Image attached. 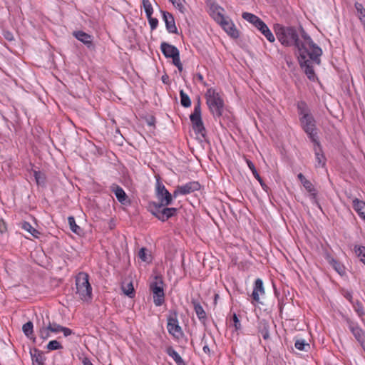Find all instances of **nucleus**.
Instances as JSON below:
<instances>
[{
    "label": "nucleus",
    "instance_id": "ddd939ff",
    "mask_svg": "<svg viewBox=\"0 0 365 365\" xmlns=\"http://www.w3.org/2000/svg\"><path fill=\"white\" fill-rule=\"evenodd\" d=\"M220 26L225 31L233 38H237L239 36L238 31L235 29L234 24L227 18Z\"/></svg>",
    "mask_w": 365,
    "mask_h": 365
},
{
    "label": "nucleus",
    "instance_id": "20e7f679",
    "mask_svg": "<svg viewBox=\"0 0 365 365\" xmlns=\"http://www.w3.org/2000/svg\"><path fill=\"white\" fill-rule=\"evenodd\" d=\"M76 294L83 302L92 299V287L89 282V275L86 272H79L76 277Z\"/></svg>",
    "mask_w": 365,
    "mask_h": 365
},
{
    "label": "nucleus",
    "instance_id": "603ef678",
    "mask_svg": "<svg viewBox=\"0 0 365 365\" xmlns=\"http://www.w3.org/2000/svg\"><path fill=\"white\" fill-rule=\"evenodd\" d=\"M6 225L4 221L0 219V235H2L6 231Z\"/></svg>",
    "mask_w": 365,
    "mask_h": 365
},
{
    "label": "nucleus",
    "instance_id": "6e6d98bb",
    "mask_svg": "<svg viewBox=\"0 0 365 365\" xmlns=\"http://www.w3.org/2000/svg\"><path fill=\"white\" fill-rule=\"evenodd\" d=\"M180 195H181V190H180V187L178 186L177 188L175 189V190L173 192V194H172L173 199L176 198Z\"/></svg>",
    "mask_w": 365,
    "mask_h": 365
},
{
    "label": "nucleus",
    "instance_id": "79ce46f5",
    "mask_svg": "<svg viewBox=\"0 0 365 365\" xmlns=\"http://www.w3.org/2000/svg\"><path fill=\"white\" fill-rule=\"evenodd\" d=\"M50 331L48 326L46 327L43 325L39 329V336L42 339L45 340L50 336Z\"/></svg>",
    "mask_w": 365,
    "mask_h": 365
},
{
    "label": "nucleus",
    "instance_id": "c03bdc74",
    "mask_svg": "<svg viewBox=\"0 0 365 365\" xmlns=\"http://www.w3.org/2000/svg\"><path fill=\"white\" fill-rule=\"evenodd\" d=\"M212 17L220 25L227 19L220 11H213Z\"/></svg>",
    "mask_w": 365,
    "mask_h": 365
},
{
    "label": "nucleus",
    "instance_id": "8fccbe9b",
    "mask_svg": "<svg viewBox=\"0 0 365 365\" xmlns=\"http://www.w3.org/2000/svg\"><path fill=\"white\" fill-rule=\"evenodd\" d=\"M232 320H233V325L235 327V329L236 330L241 329V324H240V322L239 321L238 317L237 316L236 314H233Z\"/></svg>",
    "mask_w": 365,
    "mask_h": 365
},
{
    "label": "nucleus",
    "instance_id": "72a5a7b5",
    "mask_svg": "<svg viewBox=\"0 0 365 365\" xmlns=\"http://www.w3.org/2000/svg\"><path fill=\"white\" fill-rule=\"evenodd\" d=\"M294 346L296 349L300 351H307L309 349L310 346L308 343L305 341L304 339H297L294 343Z\"/></svg>",
    "mask_w": 365,
    "mask_h": 365
},
{
    "label": "nucleus",
    "instance_id": "4be33fe9",
    "mask_svg": "<svg viewBox=\"0 0 365 365\" xmlns=\"http://www.w3.org/2000/svg\"><path fill=\"white\" fill-rule=\"evenodd\" d=\"M192 304L194 307V310L200 320H205L207 318L206 313L201 306V304L197 300H192Z\"/></svg>",
    "mask_w": 365,
    "mask_h": 365
},
{
    "label": "nucleus",
    "instance_id": "bf43d9fd",
    "mask_svg": "<svg viewBox=\"0 0 365 365\" xmlns=\"http://www.w3.org/2000/svg\"><path fill=\"white\" fill-rule=\"evenodd\" d=\"M297 178L302 184H303L304 182L307 180L302 173H299Z\"/></svg>",
    "mask_w": 365,
    "mask_h": 365
},
{
    "label": "nucleus",
    "instance_id": "49530a36",
    "mask_svg": "<svg viewBox=\"0 0 365 365\" xmlns=\"http://www.w3.org/2000/svg\"><path fill=\"white\" fill-rule=\"evenodd\" d=\"M264 37L271 43H273L275 41V38L273 35V34L272 33V31L269 30V29L267 27L264 31H262V33Z\"/></svg>",
    "mask_w": 365,
    "mask_h": 365
},
{
    "label": "nucleus",
    "instance_id": "c9c22d12",
    "mask_svg": "<svg viewBox=\"0 0 365 365\" xmlns=\"http://www.w3.org/2000/svg\"><path fill=\"white\" fill-rule=\"evenodd\" d=\"M354 251L360 261L365 264V247L356 246L354 247Z\"/></svg>",
    "mask_w": 365,
    "mask_h": 365
},
{
    "label": "nucleus",
    "instance_id": "2eb2a0df",
    "mask_svg": "<svg viewBox=\"0 0 365 365\" xmlns=\"http://www.w3.org/2000/svg\"><path fill=\"white\" fill-rule=\"evenodd\" d=\"M180 190H181V195H188L190 194L195 191H197L200 189V185L198 183V182L196 181H192L189 182L185 185H179Z\"/></svg>",
    "mask_w": 365,
    "mask_h": 365
},
{
    "label": "nucleus",
    "instance_id": "a878e982",
    "mask_svg": "<svg viewBox=\"0 0 365 365\" xmlns=\"http://www.w3.org/2000/svg\"><path fill=\"white\" fill-rule=\"evenodd\" d=\"M252 26L256 27L261 33L268 27L259 17L252 14Z\"/></svg>",
    "mask_w": 365,
    "mask_h": 365
},
{
    "label": "nucleus",
    "instance_id": "1a4fd4ad",
    "mask_svg": "<svg viewBox=\"0 0 365 365\" xmlns=\"http://www.w3.org/2000/svg\"><path fill=\"white\" fill-rule=\"evenodd\" d=\"M266 292L263 281L257 278L254 283L252 289V303L264 305L266 301Z\"/></svg>",
    "mask_w": 365,
    "mask_h": 365
},
{
    "label": "nucleus",
    "instance_id": "f3484780",
    "mask_svg": "<svg viewBox=\"0 0 365 365\" xmlns=\"http://www.w3.org/2000/svg\"><path fill=\"white\" fill-rule=\"evenodd\" d=\"M110 190L114 192L117 200L121 203L125 204L127 201V195L123 189L116 184L110 186Z\"/></svg>",
    "mask_w": 365,
    "mask_h": 365
},
{
    "label": "nucleus",
    "instance_id": "3c124183",
    "mask_svg": "<svg viewBox=\"0 0 365 365\" xmlns=\"http://www.w3.org/2000/svg\"><path fill=\"white\" fill-rule=\"evenodd\" d=\"M61 332H63L65 336H68L73 334V331L67 327H62Z\"/></svg>",
    "mask_w": 365,
    "mask_h": 365
},
{
    "label": "nucleus",
    "instance_id": "6ab92c4d",
    "mask_svg": "<svg viewBox=\"0 0 365 365\" xmlns=\"http://www.w3.org/2000/svg\"><path fill=\"white\" fill-rule=\"evenodd\" d=\"M73 36L80 41L83 42L87 47L92 46V36L82 31H75Z\"/></svg>",
    "mask_w": 365,
    "mask_h": 365
},
{
    "label": "nucleus",
    "instance_id": "f257e3e1",
    "mask_svg": "<svg viewBox=\"0 0 365 365\" xmlns=\"http://www.w3.org/2000/svg\"><path fill=\"white\" fill-rule=\"evenodd\" d=\"M275 34L279 41L284 46H294L296 56L304 53L305 51L313 48L312 56L317 57L320 53L319 46L317 45L303 28L284 26L276 24L274 27Z\"/></svg>",
    "mask_w": 365,
    "mask_h": 365
},
{
    "label": "nucleus",
    "instance_id": "9d476101",
    "mask_svg": "<svg viewBox=\"0 0 365 365\" xmlns=\"http://www.w3.org/2000/svg\"><path fill=\"white\" fill-rule=\"evenodd\" d=\"M167 329L169 334L175 338L179 339L182 335V329L176 317H170L168 319Z\"/></svg>",
    "mask_w": 365,
    "mask_h": 365
},
{
    "label": "nucleus",
    "instance_id": "f704fd0d",
    "mask_svg": "<svg viewBox=\"0 0 365 365\" xmlns=\"http://www.w3.org/2000/svg\"><path fill=\"white\" fill-rule=\"evenodd\" d=\"M142 5L146 14V16L150 17V16H152L153 13V9L150 1L149 0H143Z\"/></svg>",
    "mask_w": 365,
    "mask_h": 365
},
{
    "label": "nucleus",
    "instance_id": "aec40b11",
    "mask_svg": "<svg viewBox=\"0 0 365 365\" xmlns=\"http://www.w3.org/2000/svg\"><path fill=\"white\" fill-rule=\"evenodd\" d=\"M314 150L318 165L324 166L325 165L326 158L322 153L319 140H318V143H314Z\"/></svg>",
    "mask_w": 365,
    "mask_h": 365
},
{
    "label": "nucleus",
    "instance_id": "9b49d317",
    "mask_svg": "<svg viewBox=\"0 0 365 365\" xmlns=\"http://www.w3.org/2000/svg\"><path fill=\"white\" fill-rule=\"evenodd\" d=\"M349 328L355 339L361 344L364 351H365V332L357 324L352 322H349Z\"/></svg>",
    "mask_w": 365,
    "mask_h": 365
},
{
    "label": "nucleus",
    "instance_id": "dca6fc26",
    "mask_svg": "<svg viewBox=\"0 0 365 365\" xmlns=\"http://www.w3.org/2000/svg\"><path fill=\"white\" fill-rule=\"evenodd\" d=\"M302 185L306 190L310 194L311 200L313 203L321 209V206L317 198V190L312 183L309 180H307Z\"/></svg>",
    "mask_w": 365,
    "mask_h": 365
},
{
    "label": "nucleus",
    "instance_id": "5fc2aeb1",
    "mask_svg": "<svg viewBox=\"0 0 365 365\" xmlns=\"http://www.w3.org/2000/svg\"><path fill=\"white\" fill-rule=\"evenodd\" d=\"M242 17L249 23H251V13L245 12L242 14Z\"/></svg>",
    "mask_w": 365,
    "mask_h": 365
},
{
    "label": "nucleus",
    "instance_id": "69168bd1",
    "mask_svg": "<svg viewBox=\"0 0 365 365\" xmlns=\"http://www.w3.org/2000/svg\"><path fill=\"white\" fill-rule=\"evenodd\" d=\"M198 78L202 81L203 80V77L201 74L197 75Z\"/></svg>",
    "mask_w": 365,
    "mask_h": 365
},
{
    "label": "nucleus",
    "instance_id": "680f3d73",
    "mask_svg": "<svg viewBox=\"0 0 365 365\" xmlns=\"http://www.w3.org/2000/svg\"><path fill=\"white\" fill-rule=\"evenodd\" d=\"M359 215L364 220L365 219V210L364 211H362V212H360L359 213H358Z\"/></svg>",
    "mask_w": 365,
    "mask_h": 365
},
{
    "label": "nucleus",
    "instance_id": "6e6552de",
    "mask_svg": "<svg viewBox=\"0 0 365 365\" xmlns=\"http://www.w3.org/2000/svg\"><path fill=\"white\" fill-rule=\"evenodd\" d=\"M155 195L161 205H170L173 202L172 194L166 189L160 178L156 179Z\"/></svg>",
    "mask_w": 365,
    "mask_h": 365
},
{
    "label": "nucleus",
    "instance_id": "864d4df0",
    "mask_svg": "<svg viewBox=\"0 0 365 365\" xmlns=\"http://www.w3.org/2000/svg\"><path fill=\"white\" fill-rule=\"evenodd\" d=\"M171 58L173 59V63L175 66H176L178 64H180L181 63L180 58V53H178V54H176L174 56L171 57Z\"/></svg>",
    "mask_w": 365,
    "mask_h": 365
},
{
    "label": "nucleus",
    "instance_id": "f03ea898",
    "mask_svg": "<svg viewBox=\"0 0 365 365\" xmlns=\"http://www.w3.org/2000/svg\"><path fill=\"white\" fill-rule=\"evenodd\" d=\"M299 114L301 115L300 122L304 131L313 143H318L317 129L315 120L312 115L308 113L307 105L304 102L298 103Z\"/></svg>",
    "mask_w": 365,
    "mask_h": 365
},
{
    "label": "nucleus",
    "instance_id": "0eeeda50",
    "mask_svg": "<svg viewBox=\"0 0 365 365\" xmlns=\"http://www.w3.org/2000/svg\"><path fill=\"white\" fill-rule=\"evenodd\" d=\"M190 119L195 132L204 137L205 134V128L202 120L201 106L200 102L195 105L194 110L190 115Z\"/></svg>",
    "mask_w": 365,
    "mask_h": 365
},
{
    "label": "nucleus",
    "instance_id": "13d9d810",
    "mask_svg": "<svg viewBox=\"0 0 365 365\" xmlns=\"http://www.w3.org/2000/svg\"><path fill=\"white\" fill-rule=\"evenodd\" d=\"M82 363L83 365H93L90 359L87 357H84L82 360Z\"/></svg>",
    "mask_w": 365,
    "mask_h": 365
},
{
    "label": "nucleus",
    "instance_id": "a211bd4d",
    "mask_svg": "<svg viewBox=\"0 0 365 365\" xmlns=\"http://www.w3.org/2000/svg\"><path fill=\"white\" fill-rule=\"evenodd\" d=\"M33 365H44L46 358L43 352L37 349L30 351Z\"/></svg>",
    "mask_w": 365,
    "mask_h": 365
},
{
    "label": "nucleus",
    "instance_id": "0e129e2a",
    "mask_svg": "<svg viewBox=\"0 0 365 365\" xmlns=\"http://www.w3.org/2000/svg\"><path fill=\"white\" fill-rule=\"evenodd\" d=\"M246 162H247V164L248 167L250 168V169H251V165H252L251 160L249 159H246Z\"/></svg>",
    "mask_w": 365,
    "mask_h": 365
},
{
    "label": "nucleus",
    "instance_id": "393cba45",
    "mask_svg": "<svg viewBox=\"0 0 365 365\" xmlns=\"http://www.w3.org/2000/svg\"><path fill=\"white\" fill-rule=\"evenodd\" d=\"M354 7L357 11V16L359 17L360 21L363 24L364 29H365V9L361 3L356 2L354 4Z\"/></svg>",
    "mask_w": 365,
    "mask_h": 365
},
{
    "label": "nucleus",
    "instance_id": "052dcab7",
    "mask_svg": "<svg viewBox=\"0 0 365 365\" xmlns=\"http://www.w3.org/2000/svg\"><path fill=\"white\" fill-rule=\"evenodd\" d=\"M202 349L205 353H206V354L210 353V348L207 344H205V345L202 346Z\"/></svg>",
    "mask_w": 365,
    "mask_h": 365
},
{
    "label": "nucleus",
    "instance_id": "bb28decb",
    "mask_svg": "<svg viewBox=\"0 0 365 365\" xmlns=\"http://www.w3.org/2000/svg\"><path fill=\"white\" fill-rule=\"evenodd\" d=\"M167 205H161V203L153 202L150 205V211L156 218L158 219V215L161 213L162 208Z\"/></svg>",
    "mask_w": 365,
    "mask_h": 365
},
{
    "label": "nucleus",
    "instance_id": "423d86ee",
    "mask_svg": "<svg viewBox=\"0 0 365 365\" xmlns=\"http://www.w3.org/2000/svg\"><path fill=\"white\" fill-rule=\"evenodd\" d=\"M163 284L162 277L158 275L155 277L154 281L150 284V289L153 294V302L157 307L161 306L165 302Z\"/></svg>",
    "mask_w": 365,
    "mask_h": 365
},
{
    "label": "nucleus",
    "instance_id": "7c9ffc66",
    "mask_svg": "<svg viewBox=\"0 0 365 365\" xmlns=\"http://www.w3.org/2000/svg\"><path fill=\"white\" fill-rule=\"evenodd\" d=\"M34 176L35 178V180L38 185H43L46 182V175L44 173L34 170Z\"/></svg>",
    "mask_w": 365,
    "mask_h": 365
},
{
    "label": "nucleus",
    "instance_id": "a19ab883",
    "mask_svg": "<svg viewBox=\"0 0 365 365\" xmlns=\"http://www.w3.org/2000/svg\"><path fill=\"white\" fill-rule=\"evenodd\" d=\"M252 175L259 181V182L260 183L262 187L265 191H267L268 187L266 185V184L264 183L263 179L259 175V173H257V171L256 170V169H255V166L253 165H252Z\"/></svg>",
    "mask_w": 365,
    "mask_h": 365
},
{
    "label": "nucleus",
    "instance_id": "ea45409f",
    "mask_svg": "<svg viewBox=\"0 0 365 365\" xmlns=\"http://www.w3.org/2000/svg\"><path fill=\"white\" fill-rule=\"evenodd\" d=\"M47 349L49 351L58 350L63 348L60 342L57 340H52L48 342L46 346Z\"/></svg>",
    "mask_w": 365,
    "mask_h": 365
},
{
    "label": "nucleus",
    "instance_id": "a18cd8bd",
    "mask_svg": "<svg viewBox=\"0 0 365 365\" xmlns=\"http://www.w3.org/2000/svg\"><path fill=\"white\" fill-rule=\"evenodd\" d=\"M138 257L143 262L149 261V255L148 254V251L145 248L142 247L138 252Z\"/></svg>",
    "mask_w": 365,
    "mask_h": 365
},
{
    "label": "nucleus",
    "instance_id": "7ed1b4c3",
    "mask_svg": "<svg viewBox=\"0 0 365 365\" xmlns=\"http://www.w3.org/2000/svg\"><path fill=\"white\" fill-rule=\"evenodd\" d=\"M313 49L314 48L312 47L305 51L304 53H300L297 56L300 67L304 69V71L307 78L311 81H314L316 78V75L312 63L319 64L321 62L320 56L322 55V50L319 47L320 53L317 57L315 58L314 56H312Z\"/></svg>",
    "mask_w": 365,
    "mask_h": 365
},
{
    "label": "nucleus",
    "instance_id": "e433bc0d",
    "mask_svg": "<svg viewBox=\"0 0 365 365\" xmlns=\"http://www.w3.org/2000/svg\"><path fill=\"white\" fill-rule=\"evenodd\" d=\"M123 293L128 297L133 298L135 295V291L132 283L128 284L122 287Z\"/></svg>",
    "mask_w": 365,
    "mask_h": 365
},
{
    "label": "nucleus",
    "instance_id": "cd10ccee",
    "mask_svg": "<svg viewBox=\"0 0 365 365\" xmlns=\"http://www.w3.org/2000/svg\"><path fill=\"white\" fill-rule=\"evenodd\" d=\"M180 103L185 108H188L191 106V101L187 93L183 90L180 91Z\"/></svg>",
    "mask_w": 365,
    "mask_h": 365
},
{
    "label": "nucleus",
    "instance_id": "2f4dec72",
    "mask_svg": "<svg viewBox=\"0 0 365 365\" xmlns=\"http://www.w3.org/2000/svg\"><path fill=\"white\" fill-rule=\"evenodd\" d=\"M329 263L339 274L342 275L344 273V266L341 264V263H339L338 261H336L334 258H331L329 260Z\"/></svg>",
    "mask_w": 365,
    "mask_h": 365
},
{
    "label": "nucleus",
    "instance_id": "f8f14e48",
    "mask_svg": "<svg viewBox=\"0 0 365 365\" xmlns=\"http://www.w3.org/2000/svg\"><path fill=\"white\" fill-rule=\"evenodd\" d=\"M163 19L165 21L167 31L170 34H176L178 31L173 16L168 12L163 11Z\"/></svg>",
    "mask_w": 365,
    "mask_h": 365
},
{
    "label": "nucleus",
    "instance_id": "de8ad7c7",
    "mask_svg": "<svg viewBox=\"0 0 365 365\" xmlns=\"http://www.w3.org/2000/svg\"><path fill=\"white\" fill-rule=\"evenodd\" d=\"M48 326V329H50L51 332H53L55 334L61 332V329H62V326H61L56 323H52V324L49 323V324Z\"/></svg>",
    "mask_w": 365,
    "mask_h": 365
},
{
    "label": "nucleus",
    "instance_id": "412c9836",
    "mask_svg": "<svg viewBox=\"0 0 365 365\" xmlns=\"http://www.w3.org/2000/svg\"><path fill=\"white\" fill-rule=\"evenodd\" d=\"M177 209L175 207H163L161 213L158 215V220L165 222L177 213Z\"/></svg>",
    "mask_w": 365,
    "mask_h": 365
},
{
    "label": "nucleus",
    "instance_id": "37998d69",
    "mask_svg": "<svg viewBox=\"0 0 365 365\" xmlns=\"http://www.w3.org/2000/svg\"><path fill=\"white\" fill-rule=\"evenodd\" d=\"M352 304L357 314L360 317H363L364 315V309L362 304L360 303L359 301H356V302H352Z\"/></svg>",
    "mask_w": 365,
    "mask_h": 365
},
{
    "label": "nucleus",
    "instance_id": "58836bf2",
    "mask_svg": "<svg viewBox=\"0 0 365 365\" xmlns=\"http://www.w3.org/2000/svg\"><path fill=\"white\" fill-rule=\"evenodd\" d=\"M33 323L31 322H28L23 325L22 330L24 334L29 337L31 334L33 333Z\"/></svg>",
    "mask_w": 365,
    "mask_h": 365
},
{
    "label": "nucleus",
    "instance_id": "338daca9",
    "mask_svg": "<svg viewBox=\"0 0 365 365\" xmlns=\"http://www.w3.org/2000/svg\"><path fill=\"white\" fill-rule=\"evenodd\" d=\"M168 78V76H163L162 77V80L163 81V83H165V79Z\"/></svg>",
    "mask_w": 365,
    "mask_h": 365
},
{
    "label": "nucleus",
    "instance_id": "4d7b16f0",
    "mask_svg": "<svg viewBox=\"0 0 365 365\" xmlns=\"http://www.w3.org/2000/svg\"><path fill=\"white\" fill-rule=\"evenodd\" d=\"M344 297H345L346 299H348V300H349L351 304H352V302H353L352 294H351L350 292H345V293L344 294Z\"/></svg>",
    "mask_w": 365,
    "mask_h": 365
},
{
    "label": "nucleus",
    "instance_id": "5701e85b",
    "mask_svg": "<svg viewBox=\"0 0 365 365\" xmlns=\"http://www.w3.org/2000/svg\"><path fill=\"white\" fill-rule=\"evenodd\" d=\"M166 353L173 358L178 365H185V362L180 354L171 346L168 347Z\"/></svg>",
    "mask_w": 365,
    "mask_h": 365
},
{
    "label": "nucleus",
    "instance_id": "c85d7f7f",
    "mask_svg": "<svg viewBox=\"0 0 365 365\" xmlns=\"http://www.w3.org/2000/svg\"><path fill=\"white\" fill-rule=\"evenodd\" d=\"M68 222L72 232L77 235H79L81 232V227L76 225L75 218L73 216L68 217Z\"/></svg>",
    "mask_w": 365,
    "mask_h": 365
},
{
    "label": "nucleus",
    "instance_id": "e2e57ef3",
    "mask_svg": "<svg viewBox=\"0 0 365 365\" xmlns=\"http://www.w3.org/2000/svg\"><path fill=\"white\" fill-rule=\"evenodd\" d=\"M175 66L178 68V70L180 71H182V65L181 63L180 64L176 65Z\"/></svg>",
    "mask_w": 365,
    "mask_h": 365
},
{
    "label": "nucleus",
    "instance_id": "4c0bfd02",
    "mask_svg": "<svg viewBox=\"0 0 365 365\" xmlns=\"http://www.w3.org/2000/svg\"><path fill=\"white\" fill-rule=\"evenodd\" d=\"M175 9L179 10L182 14H184L185 8L184 6V0H169Z\"/></svg>",
    "mask_w": 365,
    "mask_h": 365
},
{
    "label": "nucleus",
    "instance_id": "39448f33",
    "mask_svg": "<svg viewBox=\"0 0 365 365\" xmlns=\"http://www.w3.org/2000/svg\"><path fill=\"white\" fill-rule=\"evenodd\" d=\"M206 103L213 116L220 117L222 114L224 101L220 94L212 88L207 89L205 93Z\"/></svg>",
    "mask_w": 365,
    "mask_h": 365
},
{
    "label": "nucleus",
    "instance_id": "b1692460",
    "mask_svg": "<svg viewBox=\"0 0 365 365\" xmlns=\"http://www.w3.org/2000/svg\"><path fill=\"white\" fill-rule=\"evenodd\" d=\"M258 331L264 339H267L269 338V324L265 320L259 322Z\"/></svg>",
    "mask_w": 365,
    "mask_h": 365
},
{
    "label": "nucleus",
    "instance_id": "473e14b6",
    "mask_svg": "<svg viewBox=\"0 0 365 365\" xmlns=\"http://www.w3.org/2000/svg\"><path fill=\"white\" fill-rule=\"evenodd\" d=\"M22 228L29 232L34 237H38L39 232L34 228L29 222H24L22 225Z\"/></svg>",
    "mask_w": 365,
    "mask_h": 365
},
{
    "label": "nucleus",
    "instance_id": "09e8293b",
    "mask_svg": "<svg viewBox=\"0 0 365 365\" xmlns=\"http://www.w3.org/2000/svg\"><path fill=\"white\" fill-rule=\"evenodd\" d=\"M150 26L151 30H155L158 24V20L156 18H153L152 16L147 17Z\"/></svg>",
    "mask_w": 365,
    "mask_h": 365
},
{
    "label": "nucleus",
    "instance_id": "c756f323",
    "mask_svg": "<svg viewBox=\"0 0 365 365\" xmlns=\"http://www.w3.org/2000/svg\"><path fill=\"white\" fill-rule=\"evenodd\" d=\"M353 207L357 213L365 210V202L354 198L352 201Z\"/></svg>",
    "mask_w": 365,
    "mask_h": 365
},
{
    "label": "nucleus",
    "instance_id": "774afa93",
    "mask_svg": "<svg viewBox=\"0 0 365 365\" xmlns=\"http://www.w3.org/2000/svg\"><path fill=\"white\" fill-rule=\"evenodd\" d=\"M9 37H10V35H8V36H6V38L10 39Z\"/></svg>",
    "mask_w": 365,
    "mask_h": 365
},
{
    "label": "nucleus",
    "instance_id": "4468645a",
    "mask_svg": "<svg viewBox=\"0 0 365 365\" xmlns=\"http://www.w3.org/2000/svg\"><path fill=\"white\" fill-rule=\"evenodd\" d=\"M160 49L166 58H171L179 53L178 49L175 46L166 42L161 43Z\"/></svg>",
    "mask_w": 365,
    "mask_h": 365
}]
</instances>
